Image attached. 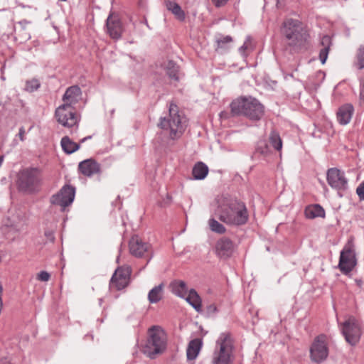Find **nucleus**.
I'll list each match as a JSON object with an SVG mask.
<instances>
[{
  "label": "nucleus",
  "mask_w": 364,
  "mask_h": 364,
  "mask_svg": "<svg viewBox=\"0 0 364 364\" xmlns=\"http://www.w3.org/2000/svg\"><path fill=\"white\" fill-rule=\"evenodd\" d=\"M281 33L284 38L286 46L291 52L296 53L307 44L309 34L301 21L287 18L282 23Z\"/></svg>",
  "instance_id": "obj_1"
},
{
  "label": "nucleus",
  "mask_w": 364,
  "mask_h": 364,
  "mask_svg": "<svg viewBox=\"0 0 364 364\" xmlns=\"http://www.w3.org/2000/svg\"><path fill=\"white\" fill-rule=\"evenodd\" d=\"M215 214L222 222L236 226L246 224L249 218L245 203L233 200H226L219 205Z\"/></svg>",
  "instance_id": "obj_2"
},
{
  "label": "nucleus",
  "mask_w": 364,
  "mask_h": 364,
  "mask_svg": "<svg viewBox=\"0 0 364 364\" xmlns=\"http://www.w3.org/2000/svg\"><path fill=\"white\" fill-rule=\"evenodd\" d=\"M233 116L243 115L252 121H259L264 114V107L252 97H241L230 105Z\"/></svg>",
  "instance_id": "obj_3"
},
{
  "label": "nucleus",
  "mask_w": 364,
  "mask_h": 364,
  "mask_svg": "<svg viewBox=\"0 0 364 364\" xmlns=\"http://www.w3.org/2000/svg\"><path fill=\"white\" fill-rule=\"evenodd\" d=\"M149 337L142 348L144 355L151 359L164 352L166 348V337L164 331L158 326L149 329Z\"/></svg>",
  "instance_id": "obj_4"
},
{
  "label": "nucleus",
  "mask_w": 364,
  "mask_h": 364,
  "mask_svg": "<svg viewBox=\"0 0 364 364\" xmlns=\"http://www.w3.org/2000/svg\"><path fill=\"white\" fill-rule=\"evenodd\" d=\"M232 348L233 345L230 334L222 333L216 341L211 364H230Z\"/></svg>",
  "instance_id": "obj_5"
},
{
  "label": "nucleus",
  "mask_w": 364,
  "mask_h": 364,
  "mask_svg": "<svg viewBox=\"0 0 364 364\" xmlns=\"http://www.w3.org/2000/svg\"><path fill=\"white\" fill-rule=\"evenodd\" d=\"M178 108L176 105L171 103L169 106V115L168 117H161L158 126L162 129L170 130V137L176 139L180 136L181 132V118L178 114Z\"/></svg>",
  "instance_id": "obj_6"
},
{
  "label": "nucleus",
  "mask_w": 364,
  "mask_h": 364,
  "mask_svg": "<svg viewBox=\"0 0 364 364\" xmlns=\"http://www.w3.org/2000/svg\"><path fill=\"white\" fill-rule=\"evenodd\" d=\"M40 182V171L36 168L23 169L18 174V186L22 191L33 192Z\"/></svg>",
  "instance_id": "obj_7"
},
{
  "label": "nucleus",
  "mask_w": 364,
  "mask_h": 364,
  "mask_svg": "<svg viewBox=\"0 0 364 364\" xmlns=\"http://www.w3.org/2000/svg\"><path fill=\"white\" fill-rule=\"evenodd\" d=\"M55 116L59 124L72 129L71 132L77 129L80 119L74 107H70L68 105H61L55 109Z\"/></svg>",
  "instance_id": "obj_8"
},
{
  "label": "nucleus",
  "mask_w": 364,
  "mask_h": 364,
  "mask_svg": "<svg viewBox=\"0 0 364 364\" xmlns=\"http://www.w3.org/2000/svg\"><path fill=\"white\" fill-rule=\"evenodd\" d=\"M356 264L354 245L348 242L341 252L338 268L343 274L347 275L353 269Z\"/></svg>",
  "instance_id": "obj_9"
},
{
  "label": "nucleus",
  "mask_w": 364,
  "mask_h": 364,
  "mask_svg": "<svg viewBox=\"0 0 364 364\" xmlns=\"http://www.w3.org/2000/svg\"><path fill=\"white\" fill-rule=\"evenodd\" d=\"M341 332L346 342L351 346L359 342L362 334L360 326L354 318H350L342 323Z\"/></svg>",
  "instance_id": "obj_10"
},
{
  "label": "nucleus",
  "mask_w": 364,
  "mask_h": 364,
  "mask_svg": "<svg viewBox=\"0 0 364 364\" xmlns=\"http://www.w3.org/2000/svg\"><path fill=\"white\" fill-rule=\"evenodd\" d=\"M75 196V188L71 185L65 184L60 190L51 196L50 203L53 205H59L62 210L70 205Z\"/></svg>",
  "instance_id": "obj_11"
},
{
  "label": "nucleus",
  "mask_w": 364,
  "mask_h": 364,
  "mask_svg": "<svg viewBox=\"0 0 364 364\" xmlns=\"http://www.w3.org/2000/svg\"><path fill=\"white\" fill-rule=\"evenodd\" d=\"M328 355V348L324 335L318 336L310 348V358L312 362L321 363L324 361Z\"/></svg>",
  "instance_id": "obj_12"
},
{
  "label": "nucleus",
  "mask_w": 364,
  "mask_h": 364,
  "mask_svg": "<svg viewBox=\"0 0 364 364\" xmlns=\"http://www.w3.org/2000/svg\"><path fill=\"white\" fill-rule=\"evenodd\" d=\"M129 247L130 253L136 257H148V262L152 257L151 246L149 243L143 241L138 235H134L129 240Z\"/></svg>",
  "instance_id": "obj_13"
},
{
  "label": "nucleus",
  "mask_w": 364,
  "mask_h": 364,
  "mask_svg": "<svg viewBox=\"0 0 364 364\" xmlns=\"http://www.w3.org/2000/svg\"><path fill=\"white\" fill-rule=\"evenodd\" d=\"M326 180L328 184L333 189L345 191L348 188V179L345 176V173L337 168L328 169Z\"/></svg>",
  "instance_id": "obj_14"
},
{
  "label": "nucleus",
  "mask_w": 364,
  "mask_h": 364,
  "mask_svg": "<svg viewBox=\"0 0 364 364\" xmlns=\"http://www.w3.org/2000/svg\"><path fill=\"white\" fill-rule=\"evenodd\" d=\"M129 282V271L128 269L118 268L110 280L111 288L121 290L125 288Z\"/></svg>",
  "instance_id": "obj_15"
},
{
  "label": "nucleus",
  "mask_w": 364,
  "mask_h": 364,
  "mask_svg": "<svg viewBox=\"0 0 364 364\" xmlns=\"http://www.w3.org/2000/svg\"><path fill=\"white\" fill-rule=\"evenodd\" d=\"M203 346V339L196 338L189 341L186 348V360L188 364H195Z\"/></svg>",
  "instance_id": "obj_16"
},
{
  "label": "nucleus",
  "mask_w": 364,
  "mask_h": 364,
  "mask_svg": "<svg viewBox=\"0 0 364 364\" xmlns=\"http://www.w3.org/2000/svg\"><path fill=\"white\" fill-rule=\"evenodd\" d=\"M107 32L111 38L119 39L122 36V23L117 16L110 14L106 22Z\"/></svg>",
  "instance_id": "obj_17"
},
{
  "label": "nucleus",
  "mask_w": 364,
  "mask_h": 364,
  "mask_svg": "<svg viewBox=\"0 0 364 364\" xmlns=\"http://www.w3.org/2000/svg\"><path fill=\"white\" fill-rule=\"evenodd\" d=\"M186 284L183 282V299L196 310L200 314L203 312L202 299L200 295L194 289H191L188 291H185Z\"/></svg>",
  "instance_id": "obj_18"
},
{
  "label": "nucleus",
  "mask_w": 364,
  "mask_h": 364,
  "mask_svg": "<svg viewBox=\"0 0 364 364\" xmlns=\"http://www.w3.org/2000/svg\"><path fill=\"white\" fill-rule=\"evenodd\" d=\"M215 249L218 257L226 259L232 255L234 245L231 240L223 237L217 242Z\"/></svg>",
  "instance_id": "obj_19"
},
{
  "label": "nucleus",
  "mask_w": 364,
  "mask_h": 364,
  "mask_svg": "<svg viewBox=\"0 0 364 364\" xmlns=\"http://www.w3.org/2000/svg\"><path fill=\"white\" fill-rule=\"evenodd\" d=\"M82 91L77 85L69 87L63 96V105H68L70 107L73 106L80 100Z\"/></svg>",
  "instance_id": "obj_20"
},
{
  "label": "nucleus",
  "mask_w": 364,
  "mask_h": 364,
  "mask_svg": "<svg viewBox=\"0 0 364 364\" xmlns=\"http://www.w3.org/2000/svg\"><path fill=\"white\" fill-rule=\"evenodd\" d=\"M78 169L84 176L91 177L100 171V165L93 159H86L79 164Z\"/></svg>",
  "instance_id": "obj_21"
},
{
  "label": "nucleus",
  "mask_w": 364,
  "mask_h": 364,
  "mask_svg": "<svg viewBox=\"0 0 364 364\" xmlns=\"http://www.w3.org/2000/svg\"><path fill=\"white\" fill-rule=\"evenodd\" d=\"M354 107L351 104H345L341 106L337 112V120L340 124H348L352 118Z\"/></svg>",
  "instance_id": "obj_22"
},
{
  "label": "nucleus",
  "mask_w": 364,
  "mask_h": 364,
  "mask_svg": "<svg viewBox=\"0 0 364 364\" xmlns=\"http://www.w3.org/2000/svg\"><path fill=\"white\" fill-rule=\"evenodd\" d=\"M321 45L323 47L319 52V60L322 64H324L327 60L328 55L332 46L331 38L328 36H323L321 38Z\"/></svg>",
  "instance_id": "obj_23"
},
{
  "label": "nucleus",
  "mask_w": 364,
  "mask_h": 364,
  "mask_svg": "<svg viewBox=\"0 0 364 364\" xmlns=\"http://www.w3.org/2000/svg\"><path fill=\"white\" fill-rule=\"evenodd\" d=\"M304 213L306 217L309 219L325 217V210L319 204H314L307 206Z\"/></svg>",
  "instance_id": "obj_24"
},
{
  "label": "nucleus",
  "mask_w": 364,
  "mask_h": 364,
  "mask_svg": "<svg viewBox=\"0 0 364 364\" xmlns=\"http://www.w3.org/2000/svg\"><path fill=\"white\" fill-rule=\"evenodd\" d=\"M164 284H160L153 287L148 294V300L151 304H156L159 302L164 296Z\"/></svg>",
  "instance_id": "obj_25"
},
{
  "label": "nucleus",
  "mask_w": 364,
  "mask_h": 364,
  "mask_svg": "<svg viewBox=\"0 0 364 364\" xmlns=\"http://www.w3.org/2000/svg\"><path fill=\"white\" fill-rule=\"evenodd\" d=\"M208 167L203 162H198L192 170L193 178L196 180L204 179L208 173Z\"/></svg>",
  "instance_id": "obj_26"
},
{
  "label": "nucleus",
  "mask_w": 364,
  "mask_h": 364,
  "mask_svg": "<svg viewBox=\"0 0 364 364\" xmlns=\"http://www.w3.org/2000/svg\"><path fill=\"white\" fill-rule=\"evenodd\" d=\"M163 68L170 79L178 82L179 77L178 76V73L179 67L177 66L173 60H167L164 62Z\"/></svg>",
  "instance_id": "obj_27"
},
{
  "label": "nucleus",
  "mask_w": 364,
  "mask_h": 364,
  "mask_svg": "<svg viewBox=\"0 0 364 364\" xmlns=\"http://www.w3.org/2000/svg\"><path fill=\"white\" fill-rule=\"evenodd\" d=\"M63 151L71 154L80 149V144L73 141L68 136H63L60 141Z\"/></svg>",
  "instance_id": "obj_28"
},
{
  "label": "nucleus",
  "mask_w": 364,
  "mask_h": 364,
  "mask_svg": "<svg viewBox=\"0 0 364 364\" xmlns=\"http://www.w3.org/2000/svg\"><path fill=\"white\" fill-rule=\"evenodd\" d=\"M270 145L278 151L282 149V140L279 134L276 130H272L268 138Z\"/></svg>",
  "instance_id": "obj_29"
},
{
  "label": "nucleus",
  "mask_w": 364,
  "mask_h": 364,
  "mask_svg": "<svg viewBox=\"0 0 364 364\" xmlns=\"http://www.w3.org/2000/svg\"><path fill=\"white\" fill-rule=\"evenodd\" d=\"M166 6L167 9L174 14L179 20H182V10L180 5L175 1H166Z\"/></svg>",
  "instance_id": "obj_30"
},
{
  "label": "nucleus",
  "mask_w": 364,
  "mask_h": 364,
  "mask_svg": "<svg viewBox=\"0 0 364 364\" xmlns=\"http://www.w3.org/2000/svg\"><path fill=\"white\" fill-rule=\"evenodd\" d=\"M168 289L176 296L182 298V280L174 279L170 282Z\"/></svg>",
  "instance_id": "obj_31"
},
{
  "label": "nucleus",
  "mask_w": 364,
  "mask_h": 364,
  "mask_svg": "<svg viewBox=\"0 0 364 364\" xmlns=\"http://www.w3.org/2000/svg\"><path fill=\"white\" fill-rule=\"evenodd\" d=\"M215 42L217 43L216 50L227 49L228 48L227 44L232 42V38L230 36L220 35L216 37Z\"/></svg>",
  "instance_id": "obj_32"
},
{
  "label": "nucleus",
  "mask_w": 364,
  "mask_h": 364,
  "mask_svg": "<svg viewBox=\"0 0 364 364\" xmlns=\"http://www.w3.org/2000/svg\"><path fill=\"white\" fill-rule=\"evenodd\" d=\"M208 224H209L210 230L213 232H217V233H219V234H223L226 230V229L224 227V225H222L221 223H220L219 222H218L214 218H210L209 220Z\"/></svg>",
  "instance_id": "obj_33"
},
{
  "label": "nucleus",
  "mask_w": 364,
  "mask_h": 364,
  "mask_svg": "<svg viewBox=\"0 0 364 364\" xmlns=\"http://www.w3.org/2000/svg\"><path fill=\"white\" fill-rule=\"evenodd\" d=\"M41 87V82L38 79L33 78L26 82L25 90L28 92H33Z\"/></svg>",
  "instance_id": "obj_34"
},
{
  "label": "nucleus",
  "mask_w": 364,
  "mask_h": 364,
  "mask_svg": "<svg viewBox=\"0 0 364 364\" xmlns=\"http://www.w3.org/2000/svg\"><path fill=\"white\" fill-rule=\"evenodd\" d=\"M256 152L267 156L270 154V149L265 141H259L256 147Z\"/></svg>",
  "instance_id": "obj_35"
},
{
  "label": "nucleus",
  "mask_w": 364,
  "mask_h": 364,
  "mask_svg": "<svg viewBox=\"0 0 364 364\" xmlns=\"http://www.w3.org/2000/svg\"><path fill=\"white\" fill-rule=\"evenodd\" d=\"M357 62L355 63L357 68L360 70L364 68V46L360 47L356 54Z\"/></svg>",
  "instance_id": "obj_36"
},
{
  "label": "nucleus",
  "mask_w": 364,
  "mask_h": 364,
  "mask_svg": "<svg viewBox=\"0 0 364 364\" xmlns=\"http://www.w3.org/2000/svg\"><path fill=\"white\" fill-rule=\"evenodd\" d=\"M251 41H252L251 37L250 36H247L245 38V41L243 45L242 46H240L239 48V52L243 57L247 56L245 51L250 47Z\"/></svg>",
  "instance_id": "obj_37"
},
{
  "label": "nucleus",
  "mask_w": 364,
  "mask_h": 364,
  "mask_svg": "<svg viewBox=\"0 0 364 364\" xmlns=\"http://www.w3.org/2000/svg\"><path fill=\"white\" fill-rule=\"evenodd\" d=\"M218 311L217 307L215 304H211L206 306L205 308V314L207 316H212L215 314Z\"/></svg>",
  "instance_id": "obj_38"
},
{
  "label": "nucleus",
  "mask_w": 364,
  "mask_h": 364,
  "mask_svg": "<svg viewBox=\"0 0 364 364\" xmlns=\"http://www.w3.org/2000/svg\"><path fill=\"white\" fill-rule=\"evenodd\" d=\"M50 275L46 271H41L37 274V279L41 282H48L50 279Z\"/></svg>",
  "instance_id": "obj_39"
},
{
  "label": "nucleus",
  "mask_w": 364,
  "mask_h": 364,
  "mask_svg": "<svg viewBox=\"0 0 364 364\" xmlns=\"http://www.w3.org/2000/svg\"><path fill=\"white\" fill-rule=\"evenodd\" d=\"M356 193L358 194L359 198L363 200L364 198V181L360 183L356 189Z\"/></svg>",
  "instance_id": "obj_40"
},
{
  "label": "nucleus",
  "mask_w": 364,
  "mask_h": 364,
  "mask_svg": "<svg viewBox=\"0 0 364 364\" xmlns=\"http://www.w3.org/2000/svg\"><path fill=\"white\" fill-rule=\"evenodd\" d=\"M229 0H212L213 4L218 8L225 6Z\"/></svg>",
  "instance_id": "obj_41"
},
{
  "label": "nucleus",
  "mask_w": 364,
  "mask_h": 364,
  "mask_svg": "<svg viewBox=\"0 0 364 364\" xmlns=\"http://www.w3.org/2000/svg\"><path fill=\"white\" fill-rule=\"evenodd\" d=\"M360 100L364 102V79L360 81Z\"/></svg>",
  "instance_id": "obj_42"
},
{
  "label": "nucleus",
  "mask_w": 364,
  "mask_h": 364,
  "mask_svg": "<svg viewBox=\"0 0 364 364\" xmlns=\"http://www.w3.org/2000/svg\"><path fill=\"white\" fill-rule=\"evenodd\" d=\"M24 134H25V129L23 127H21L19 129V132H18V136H19L21 141L24 140Z\"/></svg>",
  "instance_id": "obj_43"
},
{
  "label": "nucleus",
  "mask_w": 364,
  "mask_h": 364,
  "mask_svg": "<svg viewBox=\"0 0 364 364\" xmlns=\"http://www.w3.org/2000/svg\"><path fill=\"white\" fill-rule=\"evenodd\" d=\"M355 283H356L357 286H358L360 289H361V288H362V287H363V280H362L361 279H355Z\"/></svg>",
  "instance_id": "obj_44"
},
{
  "label": "nucleus",
  "mask_w": 364,
  "mask_h": 364,
  "mask_svg": "<svg viewBox=\"0 0 364 364\" xmlns=\"http://www.w3.org/2000/svg\"><path fill=\"white\" fill-rule=\"evenodd\" d=\"M0 364H11L7 358H2L0 360Z\"/></svg>",
  "instance_id": "obj_45"
},
{
  "label": "nucleus",
  "mask_w": 364,
  "mask_h": 364,
  "mask_svg": "<svg viewBox=\"0 0 364 364\" xmlns=\"http://www.w3.org/2000/svg\"><path fill=\"white\" fill-rule=\"evenodd\" d=\"M45 235H46V237H48V238L52 237V239H53V233H52L51 232H45Z\"/></svg>",
  "instance_id": "obj_46"
},
{
  "label": "nucleus",
  "mask_w": 364,
  "mask_h": 364,
  "mask_svg": "<svg viewBox=\"0 0 364 364\" xmlns=\"http://www.w3.org/2000/svg\"><path fill=\"white\" fill-rule=\"evenodd\" d=\"M90 138H91V136H86V137H85V138H83V139H82L80 140V143H83V142H85V141H87V139H89Z\"/></svg>",
  "instance_id": "obj_47"
},
{
  "label": "nucleus",
  "mask_w": 364,
  "mask_h": 364,
  "mask_svg": "<svg viewBox=\"0 0 364 364\" xmlns=\"http://www.w3.org/2000/svg\"><path fill=\"white\" fill-rule=\"evenodd\" d=\"M3 159H4V157H3V156H0V166H1V164H2Z\"/></svg>",
  "instance_id": "obj_48"
},
{
  "label": "nucleus",
  "mask_w": 364,
  "mask_h": 364,
  "mask_svg": "<svg viewBox=\"0 0 364 364\" xmlns=\"http://www.w3.org/2000/svg\"><path fill=\"white\" fill-rule=\"evenodd\" d=\"M4 68H5V65H4L1 67V73H2V74H3V73H4Z\"/></svg>",
  "instance_id": "obj_49"
},
{
  "label": "nucleus",
  "mask_w": 364,
  "mask_h": 364,
  "mask_svg": "<svg viewBox=\"0 0 364 364\" xmlns=\"http://www.w3.org/2000/svg\"><path fill=\"white\" fill-rule=\"evenodd\" d=\"M284 0H277V6H279V5L281 4L282 1H283Z\"/></svg>",
  "instance_id": "obj_50"
},
{
  "label": "nucleus",
  "mask_w": 364,
  "mask_h": 364,
  "mask_svg": "<svg viewBox=\"0 0 364 364\" xmlns=\"http://www.w3.org/2000/svg\"><path fill=\"white\" fill-rule=\"evenodd\" d=\"M102 299H99V304H100V305H102Z\"/></svg>",
  "instance_id": "obj_51"
},
{
  "label": "nucleus",
  "mask_w": 364,
  "mask_h": 364,
  "mask_svg": "<svg viewBox=\"0 0 364 364\" xmlns=\"http://www.w3.org/2000/svg\"><path fill=\"white\" fill-rule=\"evenodd\" d=\"M1 78L2 80H5V77L3 75H1Z\"/></svg>",
  "instance_id": "obj_52"
},
{
  "label": "nucleus",
  "mask_w": 364,
  "mask_h": 364,
  "mask_svg": "<svg viewBox=\"0 0 364 364\" xmlns=\"http://www.w3.org/2000/svg\"><path fill=\"white\" fill-rule=\"evenodd\" d=\"M363 200H364V197H363Z\"/></svg>",
  "instance_id": "obj_53"
}]
</instances>
